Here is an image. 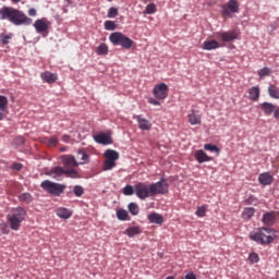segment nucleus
Segmentation results:
<instances>
[{
  "instance_id": "603ef678",
  "label": "nucleus",
  "mask_w": 279,
  "mask_h": 279,
  "mask_svg": "<svg viewBox=\"0 0 279 279\" xmlns=\"http://www.w3.org/2000/svg\"><path fill=\"white\" fill-rule=\"evenodd\" d=\"M148 104H151V106H160V101L154 99V98H149L148 99Z\"/></svg>"
},
{
  "instance_id": "6e6d98bb",
  "label": "nucleus",
  "mask_w": 279,
  "mask_h": 279,
  "mask_svg": "<svg viewBox=\"0 0 279 279\" xmlns=\"http://www.w3.org/2000/svg\"><path fill=\"white\" fill-rule=\"evenodd\" d=\"M274 117L275 119H279V107L274 110Z\"/></svg>"
},
{
  "instance_id": "09e8293b",
  "label": "nucleus",
  "mask_w": 279,
  "mask_h": 279,
  "mask_svg": "<svg viewBox=\"0 0 279 279\" xmlns=\"http://www.w3.org/2000/svg\"><path fill=\"white\" fill-rule=\"evenodd\" d=\"M11 169H13V171H21V169H23V165L15 162L11 166Z\"/></svg>"
},
{
  "instance_id": "f3484780",
  "label": "nucleus",
  "mask_w": 279,
  "mask_h": 279,
  "mask_svg": "<svg viewBox=\"0 0 279 279\" xmlns=\"http://www.w3.org/2000/svg\"><path fill=\"white\" fill-rule=\"evenodd\" d=\"M259 184H263V186H269V184H274V175H271L269 172L260 173L258 177Z\"/></svg>"
},
{
  "instance_id": "ddd939ff",
  "label": "nucleus",
  "mask_w": 279,
  "mask_h": 279,
  "mask_svg": "<svg viewBox=\"0 0 279 279\" xmlns=\"http://www.w3.org/2000/svg\"><path fill=\"white\" fill-rule=\"evenodd\" d=\"M61 162L65 167V169H75L73 167H80V162H77L75 157L71 155L61 156Z\"/></svg>"
},
{
  "instance_id": "3c124183",
  "label": "nucleus",
  "mask_w": 279,
  "mask_h": 279,
  "mask_svg": "<svg viewBox=\"0 0 279 279\" xmlns=\"http://www.w3.org/2000/svg\"><path fill=\"white\" fill-rule=\"evenodd\" d=\"M184 279H197V276L191 271L185 275Z\"/></svg>"
},
{
  "instance_id": "72a5a7b5",
  "label": "nucleus",
  "mask_w": 279,
  "mask_h": 279,
  "mask_svg": "<svg viewBox=\"0 0 279 279\" xmlns=\"http://www.w3.org/2000/svg\"><path fill=\"white\" fill-rule=\"evenodd\" d=\"M96 53L98 56H108V45H106L105 43H101L96 50Z\"/></svg>"
},
{
  "instance_id": "1a4fd4ad",
  "label": "nucleus",
  "mask_w": 279,
  "mask_h": 279,
  "mask_svg": "<svg viewBox=\"0 0 279 279\" xmlns=\"http://www.w3.org/2000/svg\"><path fill=\"white\" fill-rule=\"evenodd\" d=\"M135 195L138 199H147L151 197V187L149 183L140 182L135 185Z\"/></svg>"
},
{
  "instance_id": "412c9836",
  "label": "nucleus",
  "mask_w": 279,
  "mask_h": 279,
  "mask_svg": "<svg viewBox=\"0 0 279 279\" xmlns=\"http://www.w3.org/2000/svg\"><path fill=\"white\" fill-rule=\"evenodd\" d=\"M148 221L150 223H157V226H162V223H165V218L158 213H151L148 215Z\"/></svg>"
},
{
  "instance_id": "9b49d317",
  "label": "nucleus",
  "mask_w": 279,
  "mask_h": 279,
  "mask_svg": "<svg viewBox=\"0 0 279 279\" xmlns=\"http://www.w3.org/2000/svg\"><path fill=\"white\" fill-rule=\"evenodd\" d=\"M218 38L222 40V43H232L239 38V31L232 29L229 32L217 33Z\"/></svg>"
},
{
  "instance_id": "20e7f679",
  "label": "nucleus",
  "mask_w": 279,
  "mask_h": 279,
  "mask_svg": "<svg viewBox=\"0 0 279 279\" xmlns=\"http://www.w3.org/2000/svg\"><path fill=\"white\" fill-rule=\"evenodd\" d=\"M109 40L114 46L122 47V49H132V46L134 45V40L123 35V33L121 32L111 33L109 36Z\"/></svg>"
},
{
  "instance_id": "cd10ccee",
  "label": "nucleus",
  "mask_w": 279,
  "mask_h": 279,
  "mask_svg": "<svg viewBox=\"0 0 279 279\" xmlns=\"http://www.w3.org/2000/svg\"><path fill=\"white\" fill-rule=\"evenodd\" d=\"M57 215L60 217V219H71L73 214L69 209L61 207L57 209Z\"/></svg>"
},
{
  "instance_id": "6e6552de",
  "label": "nucleus",
  "mask_w": 279,
  "mask_h": 279,
  "mask_svg": "<svg viewBox=\"0 0 279 279\" xmlns=\"http://www.w3.org/2000/svg\"><path fill=\"white\" fill-rule=\"evenodd\" d=\"M222 19H232V14L239 13V1L229 0L227 3L221 5Z\"/></svg>"
},
{
  "instance_id": "8fccbe9b",
  "label": "nucleus",
  "mask_w": 279,
  "mask_h": 279,
  "mask_svg": "<svg viewBox=\"0 0 279 279\" xmlns=\"http://www.w3.org/2000/svg\"><path fill=\"white\" fill-rule=\"evenodd\" d=\"M25 144V138L24 137H16L15 138V145H24Z\"/></svg>"
},
{
  "instance_id": "0eeeda50",
  "label": "nucleus",
  "mask_w": 279,
  "mask_h": 279,
  "mask_svg": "<svg viewBox=\"0 0 279 279\" xmlns=\"http://www.w3.org/2000/svg\"><path fill=\"white\" fill-rule=\"evenodd\" d=\"M149 186L151 197H156V195H167V193H169V183H167V179L165 178L156 183H151Z\"/></svg>"
},
{
  "instance_id": "393cba45",
  "label": "nucleus",
  "mask_w": 279,
  "mask_h": 279,
  "mask_svg": "<svg viewBox=\"0 0 279 279\" xmlns=\"http://www.w3.org/2000/svg\"><path fill=\"white\" fill-rule=\"evenodd\" d=\"M260 107L267 117H270V114H272L274 111L276 110V106H274V104L270 102H263Z\"/></svg>"
},
{
  "instance_id": "864d4df0",
  "label": "nucleus",
  "mask_w": 279,
  "mask_h": 279,
  "mask_svg": "<svg viewBox=\"0 0 279 279\" xmlns=\"http://www.w3.org/2000/svg\"><path fill=\"white\" fill-rule=\"evenodd\" d=\"M254 196H250L247 199H246V204H248V205H252V204H254Z\"/></svg>"
},
{
  "instance_id": "473e14b6",
  "label": "nucleus",
  "mask_w": 279,
  "mask_h": 279,
  "mask_svg": "<svg viewBox=\"0 0 279 279\" xmlns=\"http://www.w3.org/2000/svg\"><path fill=\"white\" fill-rule=\"evenodd\" d=\"M117 217L120 221H130V215L128 214V210H125V209H119L117 211Z\"/></svg>"
},
{
  "instance_id": "c9c22d12",
  "label": "nucleus",
  "mask_w": 279,
  "mask_h": 279,
  "mask_svg": "<svg viewBox=\"0 0 279 279\" xmlns=\"http://www.w3.org/2000/svg\"><path fill=\"white\" fill-rule=\"evenodd\" d=\"M13 34L12 33H9V34H7V35H0V43L2 44V45H9L10 44V40H12V38H13Z\"/></svg>"
},
{
  "instance_id": "4c0bfd02",
  "label": "nucleus",
  "mask_w": 279,
  "mask_h": 279,
  "mask_svg": "<svg viewBox=\"0 0 279 279\" xmlns=\"http://www.w3.org/2000/svg\"><path fill=\"white\" fill-rule=\"evenodd\" d=\"M128 208L131 215L136 216L138 213H141V208L136 205V203H130Z\"/></svg>"
},
{
  "instance_id": "a18cd8bd",
  "label": "nucleus",
  "mask_w": 279,
  "mask_h": 279,
  "mask_svg": "<svg viewBox=\"0 0 279 279\" xmlns=\"http://www.w3.org/2000/svg\"><path fill=\"white\" fill-rule=\"evenodd\" d=\"M248 260L251 263H258V260H260V257H258V253H251L250 256H248Z\"/></svg>"
},
{
  "instance_id": "423d86ee",
  "label": "nucleus",
  "mask_w": 279,
  "mask_h": 279,
  "mask_svg": "<svg viewBox=\"0 0 279 279\" xmlns=\"http://www.w3.org/2000/svg\"><path fill=\"white\" fill-rule=\"evenodd\" d=\"M49 175H52L53 178H60V175H65V178L76 179L80 178V172H77V170L73 168L64 169L60 166H57L49 171Z\"/></svg>"
},
{
  "instance_id": "aec40b11",
  "label": "nucleus",
  "mask_w": 279,
  "mask_h": 279,
  "mask_svg": "<svg viewBox=\"0 0 279 279\" xmlns=\"http://www.w3.org/2000/svg\"><path fill=\"white\" fill-rule=\"evenodd\" d=\"M187 117L191 125H199L202 123V116H199L195 110H192Z\"/></svg>"
},
{
  "instance_id": "c756f323",
  "label": "nucleus",
  "mask_w": 279,
  "mask_h": 279,
  "mask_svg": "<svg viewBox=\"0 0 279 279\" xmlns=\"http://www.w3.org/2000/svg\"><path fill=\"white\" fill-rule=\"evenodd\" d=\"M19 201L22 202V204H32V202H34V197L29 193H22L19 196Z\"/></svg>"
},
{
  "instance_id": "4be33fe9",
  "label": "nucleus",
  "mask_w": 279,
  "mask_h": 279,
  "mask_svg": "<svg viewBox=\"0 0 279 279\" xmlns=\"http://www.w3.org/2000/svg\"><path fill=\"white\" fill-rule=\"evenodd\" d=\"M262 221L265 226H274L276 223V214L274 211L264 214Z\"/></svg>"
},
{
  "instance_id": "a878e982",
  "label": "nucleus",
  "mask_w": 279,
  "mask_h": 279,
  "mask_svg": "<svg viewBox=\"0 0 279 279\" xmlns=\"http://www.w3.org/2000/svg\"><path fill=\"white\" fill-rule=\"evenodd\" d=\"M141 227H129L125 229L124 234L130 236V239L136 236V234H141Z\"/></svg>"
},
{
  "instance_id": "9d476101",
  "label": "nucleus",
  "mask_w": 279,
  "mask_h": 279,
  "mask_svg": "<svg viewBox=\"0 0 279 279\" xmlns=\"http://www.w3.org/2000/svg\"><path fill=\"white\" fill-rule=\"evenodd\" d=\"M153 95L156 99H167L169 97V86L165 83L155 85Z\"/></svg>"
},
{
  "instance_id": "13d9d810",
  "label": "nucleus",
  "mask_w": 279,
  "mask_h": 279,
  "mask_svg": "<svg viewBox=\"0 0 279 279\" xmlns=\"http://www.w3.org/2000/svg\"><path fill=\"white\" fill-rule=\"evenodd\" d=\"M13 3H21V0H11Z\"/></svg>"
},
{
  "instance_id": "f257e3e1",
  "label": "nucleus",
  "mask_w": 279,
  "mask_h": 279,
  "mask_svg": "<svg viewBox=\"0 0 279 279\" xmlns=\"http://www.w3.org/2000/svg\"><path fill=\"white\" fill-rule=\"evenodd\" d=\"M0 21H9V23L16 26L32 25V17L26 16L23 11L12 7L0 8Z\"/></svg>"
},
{
  "instance_id": "dca6fc26",
  "label": "nucleus",
  "mask_w": 279,
  "mask_h": 279,
  "mask_svg": "<svg viewBox=\"0 0 279 279\" xmlns=\"http://www.w3.org/2000/svg\"><path fill=\"white\" fill-rule=\"evenodd\" d=\"M40 77L43 82H46V84H56V82H58V74L51 73L49 71L43 72Z\"/></svg>"
},
{
  "instance_id": "bf43d9fd",
  "label": "nucleus",
  "mask_w": 279,
  "mask_h": 279,
  "mask_svg": "<svg viewBox=\"0 0 279 279\" xmlns=\"http://www.w3.org/2000/svg\"><path fill=\"white\" fill-rule=\"evenodd\" d=\"M66 3H68V5H71V0H64Z\"/></svg>"
},
{
  "instance_id": "052dcab7",
  "label": "nucleus",
  "mask_w": 279,
  "mask_h": 279,
  "mask_svg": "<svg viewBox=\"0 0 279 279\" xmlns=\"http://www.w3.org/2000/svg\"><path fill=\"white\" fill-rule=\"evenodd\" d=\"M166 279H175V277L169 276V277H167Z\"/></svg>"
},
{
  "instance_id": "4468645a",
  "label": "nucleus",
  "mask_w": 279,
  "mask_h": 279,
  "mask_svg": "<svg viewBox=\"0 0 279 279\" xmlns=\"http://www.w3.org/2000/svg\"><path fill=\"white\" fill-rule=\"evenodd\" d=\"M94 141L99 145H112V136L110 133L100 132L97 135H94Z\"/></svg>"
},
{
  "instance_id": "49530a36",
  "label": "nucleus",
  "mask_w": 279,
  "mask_h": 279,
  "mask_svg": "<svg viewBox=\"0 0 279 279\" xmlns=\"http://www.w3.org/2000/svg\"><path fill=\"white\" fill-rule=\"evenodd\" d=\"M48 145L49 147H56L58 145V137L56 136L49 137Z\"/></svg>"
},
{
  "instance_id": "bb28decb",
  "label": "nucleus",
  "mask_w": 279,
  "mask_h": 279,
  "mask_svg": "<svg viewBox=\"0 0 279 279\" xmlns=\"http://www.w3.org/2000/svg\"><path fill=\"white\" fill-rule=\"evenodd\" d=\"M77 156L81 159L78 165H88V162H90V157L86 151H84V149L78 150Z\"/></svg>"
},
{
  "instance_id": "a211bd4d",
  "label": "nucleus",
  "mask_w": 279,
  "mask_h": 279,
  "mask_svg": "<svg viewBox=\"0 0 279 279\" xmlns=\"http://www.w3.org/2000/svg\"><path fill=\"white\" fill-rule=\"evenodd\" d=\"M219 47H221L219 41L215 39H210V40H205L203 43L202 49H204L205 51H213L215 49H219Z\"/></svg>"
},
{
  "instance_id": "6ab92c4d",
  "label": "nucleus",
  "mask_w": 279,
  "mask_h": 279,
  "mask_svg": "<svg viewBox=\"0 0 279 279\" xmlns=\"http://www.w3.org/2000/svg\"><path fill=\"white\" fill-rule=\"evenodd\" d=\"M136 121L138 123L140 130H143V131L151 130V122H149V120H147L141 116H136Z\"/></svg>"
},
{
  "instance_id": "f03ea898",
  "label": "nucleus",
  "mask_w": 279,
  "mask_h": 279,
  "mask_svg": "<svg viewBox=\"0 0 279 279\" xmlns=\"http://www.w3.org/2000/svg\"><path fill=\"white\" fill-rule=\"evenodd\" d=\"M251 240L259 245H270L276 241V231L269 228H260L257 232L251 235Z\"/></svg>"
},
{
  "instance_id": "79ce46f5",
  "label": "nucleus",
  "mask_w": 279,
  "mask_h": 279,
  "mask_svg": "<svg viewBox=\"0 0 279 279\" xmlns=\"http://www.w3.org/2000/svg\"><path fill=\"white\" fill-rule=\"evenodd\" d=\"M73 193L75 197H82V195H84V187H82V185H75L73 189Z\"/></svg>"
},
{
  "instance_id": "7ed1b4c3",
  "label": "nucleus",
  "mask_w": 279,
  "mask_h": 279,
  "mask_svg": "<svg viewBox=\"0 0 279 279\" xmlns=\"http://www.w3.org/2000/svg\"><path fill=\"white\" fill-rule=\"evenodd\" d=\"M25 217H27V211L25 210V208H13L12 213L7 217L11 230H19V228H21V223L25 221Z\"/></svg>"
},
{
  "instance_id": "ea45409f",
  "label": "nucleus",
  "mask_w": 279,
  "mask_h": 279,
  "mask_svg": "<svg viewBox=\"0 0 279 279\" xmlns=\"http://www.w3.org/2000/svg\"><path fill=\"white\" fill-rule=\"evenodd\" d=\"M105 29H107V32H114V29H117V24H114V22L108 20L105 22Z\"/></svg>"
},
{
  "instance_id": "39448f33",
  "label": "nucleus",
  "mask_w": 279,
  "mask_h": 279,
  "mask_svg": "<svg viewBox=\"0 0 279 279\" xmlns=\"http://www.w3.org/2000/svg\"><path fill=\"white\" fill-rule=\"evenodd\" d=\"M40 186L46 193H49V195H52L53 197H60V195L64 193V189H66V185L51 182L49 180L41 182Z\"/></svg>"
},
{
  "instance_id": "5701e85b",
  "label": "nucleus",
  "mask_w": 279,
  "mask_h": 279,
  "mask_svg": "<svg viewBox=\"0 0 279 279\" xmlns=\"http://www.w3.org/2000/svg\"><path fill=\"white\" fill-rule=\"evenodd\" d=\"M259 98H260V88L254 86L248 89V99H251V101H258Z\"/></svg>"
},
{
  "instance_id": "5fc2aeb1",
  "label": "nucleus",
  "mask_w": 279,
  "mask_h": 279,
  "mask_svg": "<svg viewBox=\"0 0 279 279\" xmlns=\"http://www.w3.org/2000/svg\"><path fill=\"white\" fill-rule=\"evenodd\" d=\"M28 14L29 16H36V9H29Z\"/></svg>"
},
{
  "instance_id": "2eb2a0df",
  "label": "nucleus",
  "mask_w": 279,
  "mask_h": 279,
  "mask_svg": "<svg viewBox=\"0 0 279 279\" xmlns=\"http://www.w3.org/2000/svg\"><path fill=\"white\" fill-rule=\"evenodd\" d=\"M194 158L196 161L199 162V165H202L204 162H211V160H213V157L208 156V154H206V151H204L202 149L195 150Z\"/></svg>"
},
{
  "instance_id": "e433bc0d",
  "label": "nucleus",
  "mask_w": 279,
  "mask_h": 279,
  "mask_svg": "<svg viewBox=\"0 0 279 279\" xmlns=\"http://www.w3.org/2000/svg\"><path fill=\"white\" fill-rule=\"evenodd\" d=\"M0 110L5 112L8 110V97L0 95Z\"/></svg>"
},
{
  "instance_id": "680f3d73",
  "label": "nucleus",
  "mask_w": 279,
  "mask_h": 279,
  "mask_svg": "<svg viewBox=\"0 0 279 279\" xmlns=\"http://www.w3.org/2000/svg\"><path fill=\"white\" fill-rule=\"evenodd\" d=\"M108 1H112V0H108Z\"/></svg>"
},
{
  "instance_id": "f8f14e48",
  "label": "nucleus",
  "mask_w": 279,
  "mask_h": 279,
  "mask_svg": "<svg viewBox=\"0 0 279 279\" xmlns=\"http://www.w3.org/2000/svg\"><path fill=\"white\" fill-rule=\"evenodd\" d=\"M49 25H51V22H49L47 17L36 20L34 23V27L37 34H43L47 32V29H49Z\"/></svg>"
},
{
  "instance_id": "c03bdc74",
  "label": "nucleus",
  "mask_w": 279,
  "mask_h": 279,
  "mask_svg": "<svg viewBox=\"0 0 279 279\" xmlns=\"http://www.w3.org/2000/svg\"><path fill=\"white\" fill-rule=\"evenodd\" d=\"M206 208H207L206 205L198 207L196 210V215L201 218L206 217Z\"/></svg>"
},
{
  "instance_id": "7c9ffc66",
  "label": "nucleus",
  "mask_w": 279,
  "mask_h": 279,
  "mask_svg": "<svg viewBox=\"0 0 279 279\" xmlns=\"http://www.w3.org/2000/svg\"><path fill=\"white\" fill-rule=\"evenodd\" d=\"M114 167H117V161L112 160V159H105L102 169L104 171H110L112 169H114Z\"/></svg>"
},
{
  "instance_id": "2f4dec72",
  "label": "nucleus",
  "mask_w": 279,
  "mask_h": 279,
  "mask_svg": "<svg viewBox=\"0 0 279 279\" xmlns=\"http://www.w3.org/2000/svg\"><path fill=\"white\" fill-rule=\"evenodd\" d=\"M268 95L272 99H279V88L276 85H269V87H268Z\"/></svg>"
},
{
  "instance_id": "37998d69",
  "label": "nucleus",
  "mask_w": 279,
  "mask_h": 279,
  "mask_svg": "<svg viewBox=\"0 0 279 279\" xmlns=\"http://www.w3.org/2000/svg\"><path fill=\"white\" fill-rule=\"evenodd\" d=\"M116 16H119V9L111 7L108 11V19H116Z\"/></svg>"
},
{
  "instance_id": "f704fd0d",
  "label": "nucleus",
  "mask_w": 279,
  "mask_h": 279,
  "mask_svg": "<svg viewBox=\"0 0 279 279\" xmlns=\"http://www.w3.org/2000/svg\"><path fill=\"white\" fill-rule=\"evenodd\" d=\"M204 149L206 151H215L217 154V156H219V154H221V149L219 147H217V145L205 144Z\"/></svg>"
},
{
  "instance_id": "a19ab883",
  "label": "nucleus",
  "mask_w": 279,
  "mask_h": 279,
  "mask_svg": "<svg viewBox=\"0 0 279 279\" xmlns=\"http://www.w3.org/2000/svg\"><path fill=\"white\" fill-rule=\"evenodd\" d=\"M135 193V187L132 186V185H126L123 187V195H126V196H131V195H134Z\"/></svg>"
},
{
  "instance_id": "4d7b16f0",
  "label": "nucleus",
  "mask_w": 279,
  "mask_h": 279,
  "mask_svg": "<svg viewBox=\"0 0 279 279\" xmlns=\"http://www.w3.org/2000/svg\"><path fill=\"white\" fill-rule=\"evenodd\" d=\"M4 111L0 110V121H3L5 119V114L3 113Z\"/></svg>"
},
{
  "instance_id": "c85d7f7f",
  "label": "nucleus",
  "mask_w": 279,
  "mask_h": 279,
  "mask_svg": "<svg viewBox=\"0 0 279 279\" xmlns=\"http://www.w3.org/2000/svg\"><path fill=\"white\" fill-rule=\"evenodd\" d=\"M105 158H107V160H113L114 162H117V160H119V154L117 153V150L107 149L105 151Z\"/></svg>"
},
{
  "instance_id": "b1692460",
  "label": "nucleus",
  "mask_w": 279,
  "mask_h": 279,
  "mask_svg": "<svg viewBox=\"0 0 279 279\" xmlns=\"http://www.w3.org/2000/svg\"><path fill=\"white\" fill-rule=\"evenodd\" d=\"M254 213H256L254 207H245L242 211V219H244V221H250V219L254 217Z\"/></svg>"
},
{
  "instance_id": "58836bf2",
  "label": "nucleus",
  "mask_w": 279,
  "mask_h": 279,
  "mask_svg": "<svg viewBox=\"0 0 279 279\" xmlns=\"http://www.w3.org/2000/svg\"><path fill=\"white\" fill-rule=\"evenodd\" d=\"M157 8L154 3H149L148 5H146V9L144 11V14H156L157 12Z\"/></svg>"
},
{
  "instance_id": "de8ad7c7",
  "label": "nucleus",
  "mask_w": 279,
  "mask_h": 279,
  "mask_svg": "<svg viewBox=\"0 0 279 279\" xmlns=\"http://www.w3.org/2000/svg\"><path fill=\"white\" fill-rule=\"evenodd\" d=\"M258 75L259 77H265L267 75H269V68H263L258 71Z\"/></svg>"
}]
</instances>
